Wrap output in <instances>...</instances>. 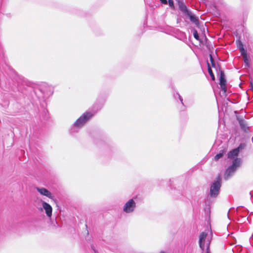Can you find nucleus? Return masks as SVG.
Instances as JSON below:
<instances>
[{
    "mask_svg": "<svg viewBox=\"0 0 253 253\" xmlns=\"http://www.w3.org/2000/svg\"><path fill=\"white\" fill-rule=\"evenodd\" d=\"M210 60H211V64H212V66H214V63L213 59L212 58V57L211 55H210Z\"/></svg>",
    "mask_w": 253,
    "mask_h": 253,
    "instance_id": "obj_19",
    "label": "nucleus"
},
{
    "mask_svg": "<svg viewBox=\"0 0 253 253\" xmlns=\"http://www.w3.org/2000/svg\"><path fill=\"white\" fill-rule=\"evenodd\" d=\"M224 153L225 152L224 151V150H222L219 153L216 154L214 158V160L217 161L218 160H219L223 156Z\"/></svg>",
    "mask_w": 253,
    "mask_h": 253,
    "instance_id": "obj_12",
    "label": "nucleus"
},
{
    "mask_svg": "<svg viewBox=\"0 0 253 253\" xmlns=\"http://www.w3.org/2000/svg\"><path fill=\"white\" fill-rule=\"evenodd\" d=\"M241 162V159H235L232 161V165L228 167L225 172L224 179L228 180L234 174L236 170L240 167Z\"/></svg>",
    "mask_w": 253,
    "mask_h": 253,
    "instance_id": "obj_1",
    "label": "nucleus"
},
{
    "mask_svg": "<svg viewBox=\"0 0 253 253\" xmlns=\"http://www.w3.org/2000/svg\"><path fill=\"white\" fill-rule=\"evenodd\" d=\"M93 116V114L89 112L84 113L76 121L73 125L75 127L81 128Z\"/></svg>",
    "mask_w": 253,
    "mask_h": 253,
    "instance_id": "obj_5",
    "label": "nucleus"
},
{
    "mask_svg": "<svg viewBox=\"0 0 253 253\" xmlns=\"http://www.w3.org/2000/svg\"><path fill=\"white\" fill-rule=\"evenodd\" d=\"M245 147V144L241 143L236 148L231 150L228 153V158L229 160H232V161L235 159H240L238 158L239 152L243 150Z\"/></svg>",
    "mask_w": 253,
    "mask_h": 253,
    "instance_id": "obj_7",
    "label": "nucleus"
},
{
    "mask_svg": "<svg viewBox=\"0 0 253 253\" xmlns=\"http://www.w3.org/2000/svg\"><path fill=\"white\" fill-rule=\"evenodd\" d=\"M211 241V237L208 236L205 232H202L199 236V246L202 251L206 247V253H211L209 248Z\"/></svg>",
    "mask_w": 253,
    "mask_h": 253,
    "instance_id": "obj_2",
    "label": "nucleus"
},
{
    "mask_svg": "<svg viewBox=\"0 0 253 253\" xmlns=\"http://www.w3.org/2000/svg\"><path fill=\"white\" fill-rule=\"evenodd\" d=\"M219 81V84L222 90L224 92H225L226 91V80L224 73L222 72L220 73Z\"/></svg>",
    "mask_w": 253,
    "mask_h": 253,
    "instance_id": "obj_9",
    "label": "nucleus"
},
{
    "mask_svg": "<svg viewBox=\"0 0 253 253\" xmlns=\"http://www.w3.org/2000/svg\"><path fill=\"white\" fill-rule=\"evenodd\" d=\"M190 20L194 23L196 25H198L199 23L198 19V18L194 15H190Z\"/></svg>",
    "mask_w": 253,
    "mask_h": 253,
    "instance_id": "obj_11",
    "label": "nucleus"
},
{
    "mask_svg": "<svg viewBox=\"0 0 253 253\" xmlns=\"http://www.w3.org/2000/svg\"><path fill=\"white\" fill-rule=\"evenodd\" d=\"M38 205H41V207H38L37 209L40 211H45V213L48 217H51L52 213V208L47 203L42 200V199L37 198Z\"/></svg>",
    "mask_w": 253,
    "mask_h": 253,
    "instance_id": "obj_3",
    "label": "nucleus"
},
{
    "mask_svg": "<svg viewBox=\"0 0 253 253\" xmlns=\"http://www.w3.org/2000/svg\"><path fill=\"white\" fill-rule=\"evenodd\" d=\"M221 178L218 176L216 180L212 182L210 188V197L215 198L218 196L221 187Z\"/></svg>",
    "mask_w": 253,
    "mask_h": 253,
    "instance_id": "obj_4",
    "label": "nucleus"
},
{
    "mask_svg": "<svg viewBox=\"0 0 253 253\" xmlns=\"http://www.w3.org/2000/svg\"><path fill=\"white\" fill-rule=\"evenodd\" d=\"M160 253H166L164 251H162L160 252Z\"/></svg>",
    "mask_w": 253,
    "mask_h": 253,
    "instance_id": "obj_23",
    "label": "nucleus"
},
{
    "mask_svg": "<svg viewBox=\"0 0 253 253\" xmlns=\"http://www.w3.org/2000/svg\"><path fill=\"white\" fill-rule=\"evenodd\" d=\"M177 95L178 96V98H179V100H180V102H181V103H182V104H183V99H182V97H181V96H180L179 94H177Z\"/></svg>",
    "mask_w": 253,
    "mask_h": 253,
    "instance_id": "obj_21",
    "label": "nucleus"
},
{
    "mask_svg": "<svg viewBox=\"0 0 253 253\" xmlns=\"http://www.w3.org/2000/svg\"><path fill=\"white\" fill-rule=\"evenodd\" d=\"M238 47L239 48V50H240L241 49L244 48V46H243V44H242V43L241 42V41H238Z\"/></svg>",
    "mask_w": 253,
    "mask_h": 253,
    "instance_id": "obj_18",
    "label": "nucleus"
},
{
    "mask_svg": "<svg viewBox=\"0 0 253 253\" xmlns=\"http://www.w3.org/2000/svg\"><path fill=\"white\" fill-rule=\"evenodd\" d=\"M136 208V203L133 199L127 201L123 207V211L126 214H131Z\"/></svg>",
    "mask_w": 253,
    "mask_h": 253,
    "instance_id": "obj_6",
    "label": "nucleus"
},
{
    "mask_svg": "<svg viewBox=\"0 0 253 253\" xmlns=\"http://www.w3.org/2000/svg\"><path fill=\"white\" fill-rule=\"evenodd\" d=\"M208 72L209 73V74L210 75L212 79L213 80H214V75L212 72V70L211 69V68L209 66V64L208 63Z\"/></svg>",
    "mask_w": 253,
    "mask_h": 253,
    "instance_id": "obj_14",
    "label": "nucleus"
},
{
    "mask_svg": "<svg viewBox=\"0 0 253 253\" xmlns=\"http://www.w3.org/2000/svg\"><path fill=\"white\" fill-rule=\"evenodd\" d=\"M193 36L197 40L199 39V37L198 35V33L196 30H194L193 32Z\"/></svg>",
    "mask_w": 253,
    "mask_h": 253,
    "instance_id": "obj_17",
    "label": "nucleus"
},
{
    "mask_svg": "<svg viewBox=\"0 0 253 253\" xmlns=\"http://www.w3.org/2000/svg\"><path fill=\"white\" fill-rule=\"evenodd\" d=\"M169 5L170 6L172 7V6H173V2L172 0H169Z\"/></svg>",
    "mask_w": 253,
    "mask_h": 253,
    "instance_id": "obj_20",
    "label": "nucleus"
},
{
    "mask_svg": "<svg viewBox=\"0 0 253 253\" xmlns=\"http://www.w3.org/2000/svg\"><path fill=\"white\" fill-rule=\"evenodd\" d=\"M239 124L241 128L245 131L247 129V124L246 121L243 119L238 118Z\"/></svg>",
    "mask_w": 253,
    "mask_h": 253,
    "instance_id": "obj_10",
    "label": "nucleus"
},
{
    "mask_svg": "<svg viewBox=\"0 0 253 253\" xmlns=\"http://www.w3.org/2000/svg\"><path fill=\"white\" fill-rule=\"evenodd\" d=\"M35 188L41 195L45 196L50 199H54V197L53 194L47 189L39 187H36Z\"/></svg>",
    "mask_w": 253,
    "mask_h": 253,
    "instance_id": "obj_8",
    "label": "nucleus"
},
{
    "mask_svg": "<svg viewBox=\"0 0 253 253\" xmlns=\"http://www.w3.org/2000/svg\"><path fill=\"white\" fill-rule=\"evenodd\" d=\"M243 58L245 64V66L247 67H249L250 62H249V59L247 55L243 56Z\"/></svg>",
    "mask_w": 253,
    "mask_h": 253,
    "instance_id": "obj_13",
    "label": "nucleus"
},
{
    "mask_svg": "<svg viewBox=\"0 0 253 253\" xmlns=\"http://www.w3.org/2000/svg\"><path fill=\"white\" fill-rule=\"evenodd\" d=\"M181 11L183 12H186L187 11V7L183 3H181L179 5Z\"/></svg>",
    "mask_w": 253,
    "mask_h": 253,
    "instance_id": "obj_15",
    "label": "nucleus"
},
{
    "mask_svg": "<svg viewBox=\"0 0 253 253\" xmlns=\"http://www.w3.org/2000/svg\"><path fill=\"white\" fill-rule=\"evenodd\" d=\"M239 50L242 56L247 55V51L244 48H243Z\"/></svg>",
    "mask_w": 253,
    "mask_h": 253,
    "instance_id": "obj_16",
    "label": "nucleus"
},
{
    "mask_svg": "<svg viewBox=\"0 0 253 253\" xmlns=\"http://www.w3.org/2000/svg\"><path fill=\"white\" fill-rule=\"evenodd\" d=\"M161 2L165 4H167V0H160Z\"/></svg>",
    "mask_w": 253,
    "mask_h": 253,
    "instance_id": "obj_22",
    "label": "nucleus"
}]
</instances>
